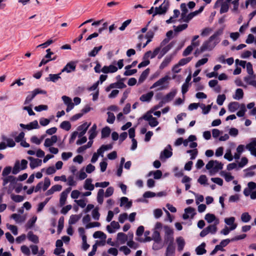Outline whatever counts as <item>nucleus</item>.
<instances>
[{
    "label": "nucleus",
    "mask_w": 256,
    "mask_h": 256,
    "mask_svg": "<svg viewBox=\"0 0 256 256\" xmlns=\"http://www.w3.org/2000/svg\"><path fill=\"white\" fill-rule=\"evenodd\" d=\"M222 34V29H220L216 31L214 34L210 37L208 40L205 41L203 43L202 46V50H212L219 42V40L217 38Z\"/></svg>",
    "instance_id": "obj_1"
},
{
    "label": "nucleus",
    "mask_w": 256,
    "mask_h": 256,
    "mask_svg": "<svg viewBox=\"0 0 256 256\" xmlns=\"http://www.w3.org/2000/svg\"><path fill=\"white\" fill-rule=\"evenodd\" d=\"M169 6L170 4L168 1L166 2V0H164V2L160 6L154 8V12L152 14V17H154L157 14H164L167 12L169 8Z\"/></svg>",
    "instance_id": "obj_2"
},
{
    "label": "nucleus",
    "mask_w": 256,
    "mask_h": 256,
    "mask_svg": "<svg viewBox=\"0 0 256 256\" xmlns=\"http://www.w3.org/2000/svg\"><path fill=\"white\" fill-rule=\"evenodd\" d=\"M160 48L158 47L154 49V52H152L150 50L147 52L145 53L143 57V61L140 64H150V61L149 58H154L158 52H160Z\"/></svg>",
    "instance_id": "obj_3"
},
{
    "label": "nucleus",
    "mask_w": 256,
    "mask_h": 256,
    "mask_svg": "<svg viewBox=\"0 0 256 256\" xmlns=\"http://www.w3.org/2000/svg\"><path fill=\"white\" fill-rule=\"evenodd\" d=\"M206 168L208 170L213 168L214 172H217L222 168L223 164L216 160H210L206 164Z\"/></svg>",
    "instance_id": "obj_4"
},
{
    "label": "nucleus",
    "mask_w": 256,
    "mask_h": 256,
    "mask_svg": "<svg viewBox=\"0 0 256 256\" xmlns=\"http://www.w3.org/2000/svg\"><path fill=\"white\" fill-rule=\"evenodd\" d=\"M30 93V94L26 96L25 100V101L24 102V104H30L37 94H46V90H42L40 88H36L33 91L31 92Z\"/></svg>",
    "instance_id": "obj_5"
},
{
    "label": "nucleus",
    "mask_w": 256,
    "mask_h": 256,
    "mask_svg": "<svg viewBox=\"0 0 256 256\" xmlns=\"http://www.w3.org/2000/svg\"><path fill=\"white\" fill-rule=\"evenodd\" d=\"M2 180H3L2 185L4 186H5L8 182H10V184L9 186V188L8 190V193L10 194L12 192V190L10 189V186L12 185H14V184H16V181H17L16 178L13 176H6V177H5L4 178H2Z\"/></svg>",
    "instance_id": "obj_6"
},
{
    "label": "nucleus",
    "mask_w": 256,
    "mask_h": 256,
    "mask_svg": "<svg viewBox=\"0 0 256 256\" xmlns=\"http://www.w3.org/2000/svg\"><path fill=\"white\" fill-rule=\"evenodd\" d=\"M170 79V78L168 76H166L164 77L160 78L157 82H154L152 86L150 87V88H154L158 86H160V88H158V90H162L166 88V86H163V84Z\"/></svg>",
    "instance_id": "obj_7"
},
{
    "label": "nucleus",
    "mask_w": 256,
    "mask_h": 256,
    "mask_svg": "<svg viewBox=\"0 0 256 256\" xmlns=\"http://www.w3.org/2000/svg\"><path fill=\"white\" fill-rule=\"evenodd\" d=\"M46 51L47 52L46 54L42 59L39 64H46V63L50 61L55 60L57 58L58 56H54L52 58L51 57V56L54 54V53L50 51V48L46 50Z\"/></svg>",
    "instance_id": "obj_8"
},
{
    "label": "nucleus",
    "mask_w": 256,
    "mask_h": 256,
    "mask_svg": "<svg viewBox=\"0 0 256 256\" xmlns=\"http://www.w3.org/2000/svg\"><path fill=\"white\" fill-rule=\"evenodd\" d=\"M20 126L24 129H26L28 130H31L32 129H36L40 128L38 122L36 120H34L32 122H30V124H20Z\"/></svg>",
    "instance_id": "obj_9"
},
{
    "label": "nucleus",
    "mask_w": 256,
    "mask_h": 256,
    "mask_svg": "<svg viewBox=\"0 0 256 256\" xmlns=\"http://www.w3.org/2000/svg\"><path fill=\"white\" fill-rule=\"evenodd\" d=\"M28 159L30 161V166L32 170L42 165V161L41 160L34 158L30 156L28 157Z\"/></svg>",
    "instance_id": "obj_10"
},
{
    "label": "nucleus",
    "mask_w": 256,
    "mask_h": 256,
    "mask_svg": "<svg viewBox=\"0 0 256 256\" xmlns=\"http://www.w3.org/2000/svg\"><path fill=\"white\" fill-rule=\"evenodd\" d=\"M191 214V217L193 218L196 214L195 209L192 207H188L184 210V214L182 215V218L184 220H187L189 218V215Z\"/></svg>",
    "instance_id": "obj_11"
},
{
    "label": "nucleus",
    "mask_w": 256,
    "mask_h": 256,
    "mask_svg": "<svg viewBox=\"0 0 256 256\" xmlns=\"http://www.w3.org/2000/svg\"><path fill=\"white\" fill-rule=\"evenodd\" d=\"M168 148H170V150L165 148L162 152H161L160 154V158L162 160L164 158H168L172 155V148L170 145L168 144Z\"/></svg>",
    "instance_id": "obj_12"
},
{
    "label": "nucleus",
    "mask_w": 256,
    "mask_h": 256,
    "mask_svg": "<svg viewBox=\"0 0 256 256\" xmlns=\"http://www.w3.org/2000/svg\"><path fill=\"white\" fill-rule=\"evenodd\" d=\"M176 94V90H171L165 96H164L162 100L164 103L168 102L173 100Z\"/></svg>",
    "instance_id": "obj_13"
},
{
    "label": "nucleus",
    "mask_w": 256,
    "mask_h": 256,
    "mask_svg": "<svg viewBox=\"0 0 256 256\" xmlns=\"http://www.w3.org/2000/svg\"><path fill=\"white\" fill-rule=\"evenodd\" d=\"M176 242L178 244V250L181 252L184 250L186 242L183 238L180 236L176 238Z\"/></svg>",
    "instance_id": "obj_14"
},
{
    "label": "nucleus",
    "mask_w": 256,
    "mask_h": 256,
    "mask_svg": "<svg viewBox=\"0 0 256 256\" xmlns=\"http://www.w3.org/2000/svg\"><path fill=\"white\" fill-rule=\"evenodd\" d=\"M125 206V207L127 208H130L132 206V202H129L128 199L126 197H122L120 198V206Z\"/></svg>",
    "instance_id": "obj_15"
},
{
    "label": "nucleus",
    "mask_w": 256,
    "mask_h": 256,
    "mask_svg": "<svg viewBox=\"0 0 256 256\" xmlns=\"http://www.w3.org/2000/svg\"><path fill=\"white\" fill-rule=\"evenodd\" d=\"M154 96L153 92L151 91L146 94H144L141 96L140 98V100L143 102H150Z\"/></svg>",
    "instance_id": "obj_16"
},
{
    "label": "nucleus",
    "mask_w": 256,
    "mask_h": 256,
    "mask_svg": "<svg viewBox=\"0 0 256 256\" xmlns=\"http://www.w3.org/2000/svg\"><path fill=\"white\" fill-rule=\"evenodd\" d=\"M90 124H88L87 122H84L78 128V130L80 131L84 128V130L80 132L78 134V138L83 137L82 136L86 134Z\"/></svg>",
    "instance_id": "obj_17"
},
{
    "label": "nucleus",
    "mask_w": 256,
    "mask_h": 256,
    "mask_svg": "<svg viewBox=\"0 0 256 256\" xmlns=\"http://www.w3.org/2000/svg\"><path fill=\"white\" fill-rule=\"evenodd\" d=\"M174 244H168L166 249V256H174Z\"/></svg>",
    "instance_id": "obj_18"
},
{
    "label": "nucleus",
    "mask_w": 256,
    "mask_h": 256,
    "mask_svg": "<svg viewBox=\"0 0 256 256\" xmlns=\"http://www.w3.org/2000/svg\"><path fill=\"white\" fill-rule=\"evenodd\" d=\"M135 66L136 65H127L125 67L126 71L124 72V74L125 76H131L136 72L137 70L136 69H130L132 68Z\"/></svg>",
    "instance_id": "obj_19"
},
{
    "label": "nucleus",
    "mask_w": 256,
    "mask_h": 256,
    "mask_svg": "<svg viewBox=\"0 0 256 256\" xmlns=\"http://www.w3.org/2000/svg\"><path fill=\"white\" fill-rule=\"evenodd\" d=\"M205 246L206 244L204 242L202 243L200 245L198 246L196 249V254L198 255H202L206 254V250L205 249Z\"/></svg>",
    "instance_id": "obj_20"
},
{
    "label": "nucleus",
    "mask_w": 256,
    "mask_h": 256,
    "mask_svg": "<svg viewBox=\"0 0 256 256\" xmlns=\"http://www.w3.org/2000/svg\"><path fill=\"white\" fill-rule=\"evenodd\" d=\"M239 106L240 104L238 102H231L228 105V109L230 112H233L238 110L239 108Z\"/></svg>",
    "instance_id": "obj_21"
},
{
    "label": "nucleus",
    "mask_w": 256,
    "mask_h": 256,
    "mask_svg": "<svg viewBox=\"0 0 256 256\" xmlns=\"http://www.w3.org/2000/svg\"><path fill=\"white\" fill-rule=\"evenodd\" d=\"M117 240L119 241L121 244H124L127 241L128 236L123 232H118L117 234Z\"/></svg>",
    "instance_id": "obj_22"
},
{
    "label": "nucleus",
    "mask_w": 256,
    "mask_h": 256,
    "mask_svg": "<svg viewBox=\"0 0 256 256\" xmlns=\"http://www.w3.org/2000/svg\"><path fill=\"white\" fill-rule=\"evenodd\" d=\"M92 180L91 178H87L84 182V188L86 190H94V186L92 184Z\"/></svg>",
    "instance_id": "obj_23"
},
{
    "label": "nucleus",
    "mask_w": 256,
    "mask_h": 256,
    "mask_svg": "<svg viewBox=\"0 0 256 256\" xmlns=\"http://www.w3.org/2000/svg\"><path fill=\"white\" fill-rule=\"evenodd\" d=\"M28 239L35 243V244H38V243L39 242V240H38V238L37 236H36V234H34L33 232H32V231H30L28 232Z\"/></svg>",
    "instance_id": "obj_24"
},
{
    "label": "nucleus",
    "mask_w": 256,
    "mask_h": 256,
    "mask_svg": "<svg viewBox=\"0 0 256 256\" xmlns=\"http://www.w3.org/2000/svg\"><path fill=\"white\" fill-rule=\"evenodd\" d=\"M82 214H73L70 216L68 223L70 224H73L76 223L81 218Z\"/></svg>",
    "instance_id": "obj_25"
},
{
    "label": "nucleus",
    "mask_w": 256,
    "mask_h": 256,
    "mask_svg": "<svg viewBox=\"0 0 256 256\" xmlns=\"http://www.w3.org/2000/svg\"><path fill=\"white\" fill-rule=\"evenodd\" d=\"M61 73H60L58 74H50L48 76V78H46V80L47 82H56L58 80L59 78H60V75Z\"/></svg>",
    "instance_id": "obj_26"
},
{
    "label": "nucleus",
    "mask_w": 256,
    "mask_h": 256,
    "mask_svg": "<svg viewBox=\"0 0 256 256\" xmlns=\"http://www.w3.org/2000/svg\"><path fill=\"white\" fill-rule=\"evenodd\" d=\"M111 132V130L108 126L104 128L101 132L102 138H106L109 136Z\"/></svg>",
    "instance_id": "obj_27"
},
{
    "label": "nucleus",
    "mask_w": 256,
    "mask_h": 256,
    "mask_svg": "<svg viewBox=\"0 0 256 256\" xmlns=\"http://www.w3.org/2000/svg\"><path fill=\"white\" fill-rule=\"evenodd\" d=\"M104 190L103 189H100L97 194V201L98 203L102 204L104 201Z\"/></svg>",
    "instance_id": "obj_28"
},
{
    "label": "nucleus",
    "mask_w": 256,
    "mask_h": 256,
    "mask_svg": "<svg viewBox=\"0 0 256 256\" xmlns=\"http://www.w3.org/2000/svg\"><path fill=\"white\" fill-rule=\"evenodd\" d=\"M149 74V69L147 68L145 70H144L142 74H141L139 78L138 79V83L140 84L144 82V80L146 79L147 76H148Z\"/></svg>",
    "instance_id": "obj_29"
},
{
    "label": "nucleus",
    "mask_w": 256,
    "mask_h": 256,
    "mask_svg": "<svg viewBox=\"0 0 256 256\" xmlns=\"http://www.w3.org/2000/svg\"><path fill=\"white\" fill-rule=\"evenodd\" d=\"M154 34V31L149 30L146 34V38L148 39L146 43L144 44V47H145L149 42L152 41V38H153Z\"/></svg>",
    "instance_id": "obj_30"
},
{
    "label": "nucleus",
    "mask_w": 256,
    "mask_h": 256,
    "mask_svg": "<svg viewBox=\"0 0 256 256\" xmlns=\"http://www.w3.org/2000/svg\"><path fill=\"white\" fill-rule=\"evenodd\" d=\"M241 220L245 223L248 222L252 219V216L247 212H244L241 215Z\"/></svg>",
    "instance_id": "obj_31"
},
{
    "label": "nucleus",
    "mask_w": 256,
    "mask_h": 256,
    "mask_svg": "<svg viewBox=\"0 0 256 256\" xmlns=\"http://www.w3.org/2000/svg\"><path fill=\"white\" fill-rule=\"evenodd\" d=\"M244 96V92L242 89L238 88L236 89L235 93V95L233 96V98L236 100L242 99Z\"/></svg>",
    "instance_id": "obj_32"
},
{
    "label": "nucleus",
    "mask_w": 256,
    "mask_h": 256,
    "mask_svg": "<svg viewBox=\"0 0 256 256\" xmlns=\"http://www.w3.org/2000/svg\"><path fill=\"white\" fill-rule=\"evenodd\" d=\"M93 237L94 238H99L105 240L106 238V236L105 234L101 231H96L93 234Z\"/></svg>",
    "instance_id": "obj_33"
},
{
    "label": "nucleus",
    "mask_w": 256,
    "mask_h": 256,
    "mask_svg": "<svg viewBox=\"0 0 256 256\" xmlns=\"http://www.w3.org/2000/svg\"><path fill=\"white\" fill-rule=\"evenodd\" d=\"M11 218L14 219L16 222H22L24 221L25 218L18 214H14L10 216Z\"/></svg>",
    "instance_id": "obj_34"
},
{
    "label": "nucleus",
    "mask_w": 256,
    "mask_h": 256,
    "mask_svg": "<svg viewBox=\"0 0 256 256\" xmlns=\"http://www.w3.org/2000/svg\"><path fill=\"white\" fill-rule=\"evenodd\" d=\"M164 242L165 244H174V236H168L164 235Z\"/></svg>",
    "instance_id": "obj_35"
},
{
    "label": "nucleus",
    "mask_w": 256,
    "mask_h": 256,
    "mask_svg": "<svg viewBox=\"0 0 256 256\" xmlns=\"http://www.w3.org/2000/svg\"><path fill=\"white\" fill-rule=\"evenodd\" d=\"M60 128L66 131L69 130L71 128V124L68 121H64L60 124Z\"/></svg>",
    "instance_id": "obj_36"
},
{
    "label": "nucleus",
    "mask_w": 256,
    "mask_h": 256,
    "mask_svg": "<svg viewBox=\"0 0 256 256\" xmlns=\"http://www.w3.org/2000/svg\"><path fill=\"white\" fill-rule=\"evenodd\" d=\"M10 198L12 200L16 202H20L23 201L24 199V196L20 195H15L14 194H12Z\"/></svg>",
    "instance_id": "obj_37"
},
{
    "label": "nucleus",
    "mask_w": 256,
    "mask_h": 256,
    "mask_svg": "<svg viewBox=\"0 0 256 256\" xmlns=\"http://www.w3.org/2000/svg\"><path fill=\"white\" fill-rule=\"evenodd\" d=\"M152 238V240L155 242H160L161 241L160 233L157 230L154 232Z\"/></svg>",
    "instance_id": "obj_38"
},
{
    "label": "nucleus",
    "mask_w": 256,
    "mask_h": 256,
    "mask_svg": "<svg viewBox=\"0 0 256 256\" xmlns=\"http://www.w3.org/2000/svg\"><path fill=\"white\" fill-rule=\"evenodd\" d=\"M188 26V25L186 24H180L177 26H174V30L176 32H180L184 30H186Z\"/></svg>",
    "instance_id": "obj_39"
},
{
    "label": "nucleus",
    "mask_w": 256,
    "mask_h": 256,
    "mask_svg": "<svg viewBox=\"0 0 256 256\" xmlns=\"http://www.w3.org/2000/svg\"><path fill=\"white\" fill-rule=\"evenodd\" d=\"M102 46H99L94 47L92 50H91L88 53V56H96L98 52L102 48Z\"/></svg>",
    "instance_id": "obj_40"
},
{
    "label": "nucleus",
    "mask_w": 256,
    "mask_h": 256,
    "mask_svg": "<svg viewBox=\"0 0 256 256\" xmlns=\"http://www.w3.org/2000/svg\"><path fill=\"white\" fill-rule=\"evenodd\" d=\"M218 222H217L215 224L210 225L208 227L206 228V230H208V233L210 232L212 234H214L217 231V227L216 225L218 224Z\"/></svg>",
    "instance_id": "obj_41"
},
{
    "label": "nucleus",
    "mask_w": 256,
    "mask_h": 256,
    "mask_svg": "<svg viewBox=\"0 0 256 256\" xmlns=\"http://www.w3.org/2000/svg\"><path fill=\"white\" fill-rule=\"evenodd\" d=\"M152 112V110H150L146 112L143 116L140 118V120L144 119L146 121H150L153 118L151 114V113Z\"/></svg>",
    "instance_id": "obj_42"
},
{
    "label": "nucleus",
    "mask_w": 256,
    "mask_h": 256,
    "mask_svg": "<svg viewBox=\"0 0 256 256\" xmlns=\"http://www.w3.org/2000/svg\"><path fill=\"white\" fill-rule=\"evenodd\" d=\"M36 216H33L31 219H30L26 223V228L28 229L31 228L35 224L36 220Z\"/></svg>",
    "instance_id": "obj_43"
},
{
    "label": "nucleus",
    "mask_w": 256,
    "mask_h": 256,
    "mask_svg": "<svg viewBox=\"0 0 256 256\" xmlns=\"http://www.w3.org/2000/svg\"><path fill=\"white\" fill-rule=\"evenodd\" d=\"M229 9V6L228 3L224 2H222L221 4V7L220 9V13L223 14L226 12Z\"/></svg>",
    "instance_id": "obj_44"
},
{
    "label": "nucleus",
    "mask_w": 256,
    "mask_h": 256,
    "mask_svg": "<svg viewBox=\"0 0 256 256\" xmlns=\"http://www.w3.org/2000/svg\"><path fill=\"white\" fill-rule=\"evenodd\" d=\"M204 218L208 223H211L216 220V217L214 214H207Z\"/></svg>",
    "instance_id": "obj_45"
},
{
    "label": "nucleus",
    "mask_w": 256,
    "mask_h": 256,
    "mask_svg": "<svg viewBox=\"0 0 256 256\" xmlns=\"http://www.w3.org/2000/svg\"><path fill=\"white\" fill-rule=\"evenodd\" d=\"M153 173L154 178L156 180L160 179L162 176V172L160 170H156L155 172H150L148 174V176H150Z\"/></svg>",
    "instance_id": "obj_46"
},
{
    "label": "nucleus",
    "mask_w": 256,
    "mask_h": 256,
    "mask_svg": "<svg viewBox=\"0 0 256 256\" xmlns=\"http://www.w3.org/2000/svg\"><path fill=\"white\" fill-rule=\"evenodd\" d=\"M62 98L64 101V104H66L67 106L74 105V104L72 102V99L68 96H62Z\"/></svg>",
    "instance_id": "obj_47"
},
{
    "label": "nucleus",
    "mask_w": 256,
    "mask_h": 256,
    "mask_svg": "<svg viewBox=\"0 0 256 256\" xmlns=\"http://www.w3.org/2000/svg\"><path fill=\"white\" fill-rule=\"evenodd\" d=\"M76 69V65H66L65 67L62 70V72H70L74 71Z\"/></svg>",
    "instance_id": "obj_48"
},
{
    "label": "nucleus",
    "mask_w": 256,
    "mask_h": 256,
    "mask_svg": "<svg viewBox=\"0 0 256 256\" xmlns=\"http://www.w3.org/2000/svg\"><path fill=\"white\" fill-rule=\"evenodd\" d=\"M107 114L108 116V117L106 120V122L109 124H113L116 118L114 114L111 112H107Z\"/></svg>",
    "instance_id": "obj_49"
},
{
    "label": "nucleus",
    "mask_w": 256,
    "mask_h": 256,
    "mask_svg": "<svg viewBox=\"0 0 256 256\" xmlns=\"http://www.w3.org/2000/svg\"><path fill=\"white\" fill-rule=\"evenodd\" d=\"M226 96L224 94H219L216 99V102L218 105L222 106L226 100Z\"/></svg>",
    "instance_id": "obj_50"
},
{
    "label": "nucleus",
    "mask_w": 256,
    "mask_h": 256,
    "mask_svg": "<svg viewBox=\"0 0 256 256\" xmlns=\"http://www.w3.org/2000/svg\"><path fill=\"white\" fill-rule=\"evenodd\" d=\"M164 235L174 236L173 229L170 227L168 226H164Z\"/></svg>",
    "instance_id": "obj_51"
},
{
    "label": "nucleus",
    "mask_w": 256,
    "mask_h": 256,
    "mask_svg": "<svg viewBox=\"0 0 256 256\" xmlns=\"http://www.w3.org/2000/svg\"><path fill=\"white\" fill-rule=\"evenodd\" d=\"M92 216L95 220H98L100 216V214L98 212V208H95L92 211Z\"/></svg>",
    "instance_id": "obj_52"
},
{
    "label": "nucleus",
    "mask_w": 256,
    "mask_h": 256,
    "mask_svg": "<svg viewBox=\"0 0 256 256\" xmlns=\"http://www.w3.org/2000/svg\"><path fill=\"white\" fill-rule=\"evenodd\" d=\"M6 227L8 229H9L12 232V233L14 235L16 236V235L18 234V228H17L16 226L8 224H6Z\"/></svg>",
    "instance_id": "obj_53"
},
{
    "label": "nucleus",
    "mask_w": 256,
    "mask_h": 256,
    "mask_svg": "<svg viewBox=\"0 0 256 256\" xmlns=\"http://www.w3.org/2000/svg\"><path fill=\"white\" fill-rule=\"evenodd\" d=\"M64 218L63 216H61L58 222V233H60L61 231L62 230L63 228H64Z\"/></svg>",
    "instance_id": "obj_54"
},
{
    "label": "nucleus",
    "mask_w": 256,
    "mask_h": 256,
    "mask_svg": "<svg viewBox=\"0 0 256 256\" xmlns=\"http://www.w3.org/2000/svg\"><path fill=\"white\" fill-rule=\"evenodd\" d=\"M21 170V168L20 167V163L18 161H17L16 162L14 166L12 168V173L14 174H18L20 170Z\"/></svg>",
    "instance_id": "obj_55"
},
{
    "label": "nucleus",
    "mask_w": 256,
    "mask_h": 256,
    "mask_svg": "<svg viewBox=\"0 0 256 256\" xmlns=\"http://www.w3.org/2000/svg\"><path fill=\"white\" fill-rule=\"evenodd\" d=\"M3 140L6 142V146L8 147L12 148L14 147L16 145L15 142L12 138H6L4 137L3 138Z\"/></svg>",
    "instance_id": "obj_56"
},
{
    "label": "nucleus",
    "mask_w": 256,
    "mask_h": 256,
    "mask_svg": "<svg viewBox=\"0 0 256 256\" xmlns=\"http://www.w3.org/2000/svg\"><path fill=\"white\" fill-rule=\"evenodd\" d=\"M68 196L64 193H61L60 199V206H63L65 204L66 200Z\"/></svg>",
    "instance_id": "obj_57"
},
{
    "label": "nucleus",
    "mask_w": 256,
    "mask_h": 256,
    "mask_svg": "<svg viewBox=\"0 0 256 256\" xmlns=\"http://www.w3.org/2000/svg\"><path fill=\"white\" fill-rule=\"evenodd\" d=\"M50 184V179L48 177L45 178L44 180V184L42 185L43 186V187H42L43 190L44 191L48 189V188L49 187Z\"/></svg>",
    "instance_id": "obj_58"
},
{
    "label": "nucleus",
    "mask_w": 256,
    "mask_h": 256,
    "mask_svg": "<svg viewBox=\"0 0 256 256\" xmlns=\"http://www.w3.org/2000/svg\"><path fill=\"white\" fill-rule=\"evenodd\" d=\"M246 111V108L245 105L244 104H242L240 107V110L237 112L236 115L238 117H242L244 115L245 112Z\"/></svg>",
    "instance_id": "obj_59"
},
{
    "label": "nucleus",
    "mask_w": 256,
    "mask_h": 256,
    "mask_svg": "<svg viewBox=\"0 0 256 256\" xmlns=\"http://www.w3.org/2000/svg\"><path fill=\"white\" fill-rule=\"evenodd\" d=\"M207 180L208 179L206 175H201L198 180V182L201 184H206Z\"/></svg>",
    "instance_id": "obj_60"
},
{
    "label": "nucleus",
    "mask_w": 256,
    "mask_h": 256,
    "mask_svg": "<svg viewBox=\"0 0 256 256\" xmlns=\"http://www.w3.org/2000/svg\"><path fill=\"white\" fill-rule=\"evenodd\" d=\"M254 144H255V140H253L252 142L247 144L245 148L250 152H252L256 148V145Z\"/></svg>",
    "instance_id": "obj_61"
},
{
    "label": "nucleus",
    "mask_w": 256,
    "mask_h": 256,
    "mask_svg": "<svg viewBox=\"0 0 256 256\" xmlns=\"http://www.w3.org/2000/svg\"><path fill=\"white\" fill-rule=\"evenodd\" d=\"M72 156V154L71 152H64L62 154V158L64 160H66Z\"/></svg>",
    "instance_id": "obj_62"
},
{
    "label": "nucleus",
    "mask_w": 256,
    "mask_h": 256,
    "mask_svg": "<svg viewBox=\"0 0 256 256\" xmlns=\"http://www.w3.org/2000/svg\"><path fill=\"white\" fill-rule=\"evenodd\" d=\"M155 196H156V194L154 192H152L150 191L146 192L143 194V197L144 198H153Z\"/></svg>",
    "instance_id": "obj_63"
},
{
    "label": "nucleus",
    "mask_w": 256,
    "mask_h": 256,
    "mask_svg": "<svg viewBox=\"0 0 256 256\" xmlns=\"http://www.w3.org/2000/svg\"><path fill=\"white\" fill-rule=\"evenodd\" d=\"M12 172V168L10 166H6L4 168L2 172V175L3 176H8V175L10 173Z\"/></svg>",
    "instance_id": "obj_64"
}]
</instances>
